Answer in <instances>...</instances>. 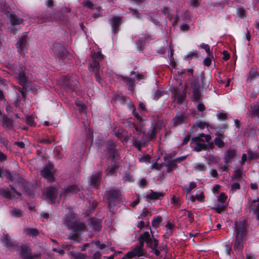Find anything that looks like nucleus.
<instances>
[{
	"label": "nucleus",
	"mask_w": 259,
	"mask_h": 259,
	"mask_svg": "<svg viewBox=\"0 0 259 259\" xmlns=\"http://www.w3.org/2000/svg\"><path fill=\"white\" fill-rule=\"evenodd\" d=\"M235 153L236 151L233 149H229L225 153L226 164L231 162V160L234 157Z\"/></svg>",
	"instance_id": "24"
},
{
	"label": "nucleus",
	"mask_w": 259,
	"mask_h": 259,
	"mask_svg": "<svg viewBox=\"0 0 259 259\" xmlns=\"http://www.w3.org/2000/svg\"><path fill=\"white\" fill-rule=\"evenodd\" d=\"M186 215V219L190 223H192L194 221V216L192 212L188 211Z\"/></svg>",
	"instance_id": "58"
},
{
	"label": "nucleus",
	"mask_w": 259,
	"mask_h": 259,
	"mask_svg": "<svg viewBox=\"0 0 259 259\" xmlns=\"http://www.w3.org/2000/svg\"><path fill=\"white\" fill-rule=\"evenodd\" d=\"M195 168L196 169H197L199 171H203V170H204L206 168L205 167V166L204 164H202V163H199V164H197L195 166Z\"/></svg>",
	"instance_id": "60"
},
{
	"label": "nucleus",
	"mask_w": 259,
	"mask_h": 259,
	"mask_svg": "<svg viewBox=\"0 0 259 259\" xmlns=\"http://www.w3.org/2000/svg\"><path fill=\"white\" fill-rule=\"evenodd\" d=\"M167 169L166 171L167 172H170L173 169H175L177 168V165L175 161L169 162L167 164Z\"/></svg>",
	"instance_id": "43"
},
{
	"label": "nucleus",
	"mask_w": 259,
	"mask_h": 259,
	"mask_svg": "<svg viewBox=\"0 0 259 259\" xmlns=\"http://www.w3.org/2000/svg\"><path fill=\"white\" fill-rule=\"evenodd\" d=\"M53 166L52 165L48 164L41 171V175L49 181L53 182L54 180L53 174Z\"/></svg>",
	"instance_id": "12"
},
{
	"label": "nucleus",
	"mask_w": 259,
	"mask_h": 259,
	"mask_svg": "<svg viewBox=\"0 0 259 259\" xmlns=\"http://www.w3.org/2000/svg\"><path fill=\"white\" fill-rule=\"evenodd\" d=\"M119 167V162L114 161V163L109 166L106 170V174L107 176H112L114 172L118 169Z\"/></svg>",
	"instance_id": "22"
},
{
	"label": "nucleus",
	"mask_w": 259,
	"mask_h": 259,
	"mask_svg": "<svg viewBox=\"0 0 259 259\" xmlns=\"http://www.w3.org/2000/svg\"><path fill=\"white\" fill-rule=\"evenodd\" d=\"M131 109L132 110V113L135 118L137 119L140 123H141L143 121L142 117L139 113L137 112L136 108L134 105H132Z\"/></svg>",
	"instance_id": "36"
},
{
	"label": "nucleus",
	"mask_w": 259,
	"mask_h": 259,
	"mask_svg": "<svg viewBox=\"0 0 259 259\" xmlns=\"http://www.w3.org/2000/svg\"><path fill=\"white\" fill-rule=\"evenodd\" d=\"M101 180V173L97 172L91 177V185L94 188H98Z\"/></svg>",
	"instance_id": "18"
},
{
	"label": "nucleus",
	"mask_w": 259,
	"mask_h": 259,
	"mask_svg": "<svg viewBox=\"0 0 259 259\" xmlns=\"http://www.w3.org/2000/svg\"><path fill=\"white\" fill-rule=\"evenodd\" d=\"M3 124L4 127L10 128L13 124V121L11 119L5 117L3 119Z\"/></svg>",
	"instance_id": "38"
},
{
	"label": "nucleus",
	"mask_w": 259,
	"mask_h": 259,
	"mask_svg": "<svg viewBox=\"0 0 259 259\" xmlns=\"http://www.w3.org/2000/svg\"><path fill=\"white\" fill-rule=\"evenodd\" d=\"M27 34L24 35L21 37L20 39L16 44V47L19 53H23L26 46Z\"/></svg>",
	"instance_id": "15"
},
{
	"label": "nucleus",
	"mask_w": 259,
	"mask_h": 259,
	"mask_svg": "<svg viewBox=\"0 0 259 259\" xmlns=\"http://www.w3.org/2000/svg\"><path fill=\"white\" fill-rule=\"evenodd\" d=\"M69 238L75 242H78L80 239V234L76 231V230H73L69 237Z\"/></svg>",
	"instance_id": "33"
},
{
	"label": "nucleus",
	"mask_w": 259,
	"mask_h": 259,
	"mask_svg": "<svg viewBox=\"0 0 259 259\" xmlns=\"http://www.w3.org/2000/svg\"><path fill=\"white\" fill-rule=\"evenodd\" d=\"M237 14L241 18H244L246 17L245 11L243 8H239L237 10Z\"/></svg>",
	"instance_id": "54"
},
{
	"label": "nucleus",
	"mask_w": 259,
	"mask_h": 259,
	"mask_svg": "<svg viewBox=\"0 0 259 259\" xmlns=\"http://www.w3.org/2000/svg\"><path fill=\"white\" fill-rule=\"evenodd\" d=\"M161 221V217L158 215L156 217H154L152 221V225L153 227H157L159 226Z\"/></svg>",
	"instance_id": "40"
},
{
	"label": "nucleus",
	"mask_w": 259,
	"mask_h": 259,
	"mask_svg": "<svg viewBox=\"0 0 259 259\" xmlns=\"http://www.w3.org/2000/svg\"><path fill=\"white\" fill-rule=\"evenodd\" d=\"M66 87L68 90H75L77 87V84L76 83H73V81L69 80L68 83L66 84Z\"/></svg>",
	"instance_id": "41"
},
{
	"label": "nucleus",
	"mask_w": 259,
	"mask_h": 259,
	"mask_svg": "<svg viewBox=\"0 0 259 259\" xmlns=\"http://www.w3.org/2000/svg\"><path fill=\"white\" fill-rule=\"evenodd\" d=\"M211 59L209 57L206 58L203 61V64L205 66L208 67L211 65Z\"/></svg>",
	"instance_id": "62"
},
{
	"label": "nucleus",
	"mask_w": 259,
	"mask_h": 259,
	"mask_svg": "<svg viewBox=\"0 0 259 259\" xmlns=\"http://www.w3.org/2000/svg\"><path fill=\"white\" fill-rule=\"evenodd\" d=\"M172 93L175 101L178 104H182L186 97V89L181 92L179 89L174 88L172 91Z\"/></svg>",
	"instance_id": "9"
},
{
	"label": "nucleus",
	"mask_w": 259,
	"mask_h": 259,
	"mask_svg": "<svg viewBox=\"0 0 259 259\" xmlns=\"http://www.w3.org/2000/svg\"><path fill=\"white\" fill-rule=\"evenodd\" d=\"M151 240V238H150V234L148 232H145L140 237V243L143 245H144V242H146L147 243L148 242Z\"/></svg>",
	"instance_id": "28"
},
{
	"label": "nucleus",
	"mask_w": 259,
	"mask_h": 259,
	"mask_svg": "<svg viewBox=\"0 0 259 259\" xmlns=\"http://www.w3.org/2000/svg\"><path fill=\"white\" fill-rule=\"evenodd\" d=\"M188 118V115L185 113H183L180 114H177L171 120V124L176 126L184 123L186 122Z\"/></svg>",
	"instance_id": "13"
},
{
	"label": "nucleus",
	"mask_w": 259,
	"mask_h": 259,
	"mask_svg": "<svg viewBox=\"0 0 259 259\" xmlns=\"http://www.w3.org/2000/svg\"><path fill=\"white\" fill-rule=\"evenodd\" d=\"M26 68L24 66H20L17 71L15 72L17 75L16 78L19 83L23 87H25L28 81V77L25 74Z\"/></svg>",
	"instance_id": "7"
},
{
	"label": "nucleus",
	"mask_w": 259,
	"mask_h": 259,
	"mask_svg": "<svg viewBox=\"0 0 259 259\" xmlns=\"http://www.w3.org/2000/svg\"><path fill=\"white\" fill-rule=\"evenodd\" d=\"M165 193L162 192H153L151 191L147 195V198L151 200H157L164 196Z\"/></svg>",
	"instance_id": "25"
},
{
	"label": "nucleus",
	"mask_w": 259,
	"mask_h": 259,
	"mask_svg": "<svg viewBox=\"0 0 259 259\" xmlns=\"http://www.w3.org/2000/svg\"><path fill=\"white\" fill-rule=\"evenodd\" d=\"M5 176L8 179H9L10 181L12 182H22V179L21 178V177L19 176L18 174H11L9 171H6Z\"/></svg>",
	"instance_id": "20"
},
{
	"label": "nucleus",
	"mask_w": 259,
	"mask_h": 259,
	"mask_svg": "<svg viewBox=\"0 0 259 259\" xmlns=\"http://www.w3.org/2000/svg\"><path fill=\"white\" fill-rule=\"evenodd\" d=\"M91 221L94 230L98 231L101 229V223L100 221L94 218L91 219Z\"/></svg>",
	"instance_id": "30"
},
{
	"label": "nucleus",
	"mask_w": 259,
	"mask_h": 259,
	"mask_svg": "<svg viewBox=\"0 0 259 259\" xmlns=\"http://www.w3.org/2000/svg\"><path fill=\"white\" fill-rule=\"evenodd\" d=\"M11 23L13 25H19L23 22V19L13 14L10 15Z\"/></svg>",
	"instance_id": "29"
},
{
	"label": "nucleus",
	"mask_w": 259,
	"mask_h": 259,
	"mask_svg": "<svg viewBox=\"0 0 259 259\" xmlns=\"http://www.w3.org/2000/svg\"><path fill=\"white\" fill-rule=\"evenodd\" d=\"M201 47L205 50L206 52L208 54L209 56H210L211 52L210 51V47L208 45L202 44L201 45Z\"/></svg>",
	"instance_id": "56"
},
{
	"label": "nucleus",
	"mask_w": 259,
	"mask_h": 259,
	"mask_svg": "<svg viewBox=\"0 0 259 259\" xmlns=\"http://www.w3.org/2000/svg\"><path fill=\"white\" fill-rule=\"evenodd\" d=\"M20 255L24 259H39L40 254H32L31 250L27 244L20 247Z\"/></svg>",
	"instance_id": "6"
},
{
	"label": "nucleus",
	"mask_w": 259,
	"mask_h": 259,
	"mask_svg": "<svg viewBox=\"0 0 259 259\" xmlns=\"http://www.w3.org/2000/svg\"><path fill=\"white\" fill-rule=\"evenodd\" d=\"M12 214L16 217H20L22 215L21 210L19 209H14L12 211Z\"/></svg>",
	"instance_id": "57"
},
{
	"label": "nucleus",
	"mask_w": 259,
	"mask_h": 259,
	"mask_svg": "<svg viewBox=\"0 0 259 259\" xmlns=\"http://www.w3.org/2000/svg\"><path fill=\"white\" fill-rule=\"evenodd\" d=\"M57 188L50 187L46 190V196L48 199L51 201H54L57 197Z\"/></svg>",
	"instance_id": "16"
},
{
	"label": "nucleus",
	"mask_w": 259,
	"mask_h": 259,
	"mask_svg": "<svg viewBox=\"0 0 259 259\" xmlns=\"http://www.w3.org/2000/svg\"><path fill=\"white\" fill-rule=\"evenodd\" d=\"M124 80L129 85L130 89L132 90L134 85V80L131 78L125 77L124 78Z\"/></svg>",
	"instance_id": "46"
},
{
	"label": "nucleus",
	"mask_w": 259,
	"mask_h": 259,
	"mask_svg": "<svg viewBox=\"0 0 259 259\" xmlns=\"http://www.w3.org/2000/svg\"><path fill=\"white\" fill-rule=\"evenodd\" d=\"M236 237L234 248L242 250L243 248V241L246 235V224L244 221L235 223Z\"/></svg>",
	"instance_id": "1"
},
{
	"label": "nucleus",
	"mask_w": 259,
	"mask_h": 259,
	"mask_svg": "<svg viewBox=\"0 0 259 259\" xmlns=\"http://www.w3.org/2000/svg\"><path fill=\"white\" fill-rule=\"evenodd\" d=\"M147 244V245L152 249L153 252L155 254H156L157 256L159 255L160 251L157 249L158 244L157 240L151 239L150 241H149Z\"/></svg>",
	"instance_id": "21"
},
{
	"label": "nucleus",
	"mask_w": 259,
	"mask_h": 259,
	"mask_svg": "<svg viewBox=\"0 0 259 259\" xmlns=\"http://www.w3.org/2000/svg\"><path fill=\"white\" fill-rule=\"evenodd\" d=\"M67 225L69 227L74 228V230L77 231H82L85 229V225L83 223L79 222H75L73 224H67Z\"/></svg>",
	"instance_id": "27"
},
{
	"label": "nucleus",
	"mask_w": 259,
	"mask_h": 259,
	"mask_svg": "<svg viewBox=\"0 0 259 259\" xmlns=\"http://www.w3.org/2000/svg\"><path fill=\"white\" fill-rule=\"evenodd\" d=\"M217 137L214 140V144L217 146L219 148H223L225 146V143L223 141V139L224 138V136L222 134H216Z\"/></svg>",
	"instance_id": "26"
},
{
	"label": "nucleus",
	"mask_w": 259,
	"mask_h": 259,
	"mask_svg": "<svg viewBox=\"0 0 259 259\" xmlns=\"http://www.w3.org/2000/svg\"><path fill=\"white\" fill-rule=\"evenodd\" d=\"M251 115L252 116L259 117V104L252 107Z\"/></svg>",
	"instance_id": "42"
},
{
	"label": "nucleus",
	"mask_w": 259,
	"mask_h": 259,
	"mask_svg": "<svg viewBox=\"0 0 259 259\" xmlns=\"http://www.w3.org/2000/svg\"><path fill=\"white\" fill-rule=\"evenodd\" d=\"M240 188V184L239 183H234L231 186V191L234 192L235 191L238 190Z\"/></svg>",
	"instance_id": "59"
},
{
	"label": "nucleus",
	"mask_w": 259,
	"mask_h": 259,
	"mask_svg": "<svg viewBox=\"0 0 259 259\" xmlns=\"http://www.w3.org/2000/svg\"><path fill=\"white\" fill-rule=\"evenodd\" d=\"M211 139V137L209 135H204L201 134L199 136L192 138V141L194 142L195 146L194 150L196 151H200L206 149L207 143H208Z\"/></svg>",
	"instance_id": "3"
},
{
	"label": "nucleus",
	"mask_w": 259,
	"mask_h": 259,
	"mask_svg": "<svg viewBox=\"0 0 259 259\" xmlns=\"http://www.w3.org/2000/svg\"><path fill=\"white\" fill-rule=\"evenodd\" d=\"M191 88L192 90V92L194 91H197L200 90V85L199 83V80L198 79H194L191 83H190Z\"/></svg>",
	"instance_id": "35"
},
{
	"label": "nucleus",
	"mask_w": 259,
	"mask_h": 259,
	"mask_svg": "<svg viewBox=\"0 0 259 259\" xmlns=\"http://www.w3.org/2000/svg\"><path fill=\"white\" fill-rule=\"evenodd\" d=\"M70 255L72 256L71 259H85L87 257L85 254L80 252H71Z\"/></svg>",
	"instance_id": "31"
},
{
	"label": "nucleus",
	"mask_w": 259,
	"mask_h": 259,
	"mask_svg": "<svg viewBox=\"0 0 259 259\" xmlns=\"http://www.w3.org/2000/svg\"><path fill=\"white\" fill-rule=\"evenodd\" d=\"M122 17L113 16L110 19V24L112 27L113 33H118L119 30V26L122 23Z\"/></svg>",
	"instance_id": "11"
},
{
	"label": "nucleus",
	"mask_w": 259,
	"mask_h": 259,
	"mask_svg": "<svg viewBox=\"0 0 259 259\" xmlns=\"http://www.w3.org/2000/svg\"><path fill=\"white\" fill-rule=\"evenodd\" d=\"M26 234L29 236H36L38 234V231L37 229L34 228H27L25 230Z\"/></svg>",
	"instance_id": "32"
},
{
	"label": "nucleus",
	"mask_w": 259,
	"mask_h": 259,
	"mask_svg": "<svg viewBox=\"0 0 259 259\" xmlns=\"http://www.w3.org/2000/svg\"><path fill=\"white\" fill-rule=\"evenodd\" d=\"M106 195L108 200L109 209L111 212H113L115 203L120 201L121 195L119 190L112 189L106 192Z\"/></svg>",
	"instance_id": "4"
},
{
	"label": "nucleus",
	"mask_w": 259,
	"mask_h": 259,
	"mask_svg": "<svg viewBox=\"0 0 259 259\" xmlns=\"http://www.w3.org/2000/svg\"><path fill=\"white\" fill-rule=\"evenodd\" d=\"M3 242L6 246L9 248H15L17 247V244L15 242L11 240L10 237L7 235L3 236Z\"/></svg>",
	"instance_id": "19"
},
{
	"label": "nucleus",
	"mask_w": 259,
	"mask_h": 259,
	"mask_svg": "<svg viewBox=\"0 0 259 259\" xmlns=\"http://www.w3.org/2000/svg\"><path fill=\"white\" fill-rule=\"evenodd\" d=\"M149 141L147 134L143 131H140L139 137L134 140L133 145L139 150H140L142 147H144L147 145Z\"/></svg>",
	"instance_id": "5"
},
{
	"label": "nucleus",
	"mask_w": 259,
	"mask_h": 259,
	"mask_svg": "<svg viewBox=\"0 0 259 259\" xmlns=\"http://www.w3.org/2000/svg\"><path fill=\"white\" fill-rule=\"evenodd\" d=\"M248 156L249 160H251V159L256 158L257 157V154H256L255 153L252 152L251 151L248 152Z\"/></svg>",
	"instance_id": "61"
},
{
	"label": "nucleus",
	"mask_w": 259,
	"mask_h": 259,
	"mask_svg": "<svg viewBox=\"0 0 259 259\" xmlns=\"http://www.w3.org/2000/svg\"><path fill=\"white\" fill-rule=\"evenodd\" d=\"M102 254L99 251H96L93 255V259H101Z\"/></svg>",
	"instance_id": "64"
},
{
	"label": "nucleus",
	"mask_w": 259,
	"mask_h": 259,
	"mask_svg": "<svg viewBox=\"0 0 259 259\" xmlns=\"http://www.w3.org/2000/svg\"><path fill=\"white\" fill-rule=\"evenodd\" d=\"M156 131H149L147 134L149 140L154 139L156 137Z\"/></svg>",
	"instance_id": "55"
},
{
	"label": "nucleus",
	"mask_w": 259,
	"mask_h": 259,
	"mask_svg": "<svg viewBox=\"0 0 259 259\" xmlns=\"http://www.w3.org/2000/svg\"><path fill=\"white\" fill-rule=\"evenodd\" d=\"M242 176V173L241 170L237 169L234 171V174L232 177V179L234 180L237 179L239 178H241Z\"/></svg>",
	"instance_id": "52"
},
{
	"label": "nucleus",
	"mask_w": 259,
	"mask_h": 259,
	"mask_svg": "<svg viewBox=\"0 0 259 259\" xmlns=\"http://www.w3.org/2000/svg\"><path fill=\"white\" fill-rule=\"evenodd\" d=\"M104 56L101 54V52H95L92 55V62L90 64V70L91 71H95V75L96 80L100 82L101 78L100 77L99 70H100V62L103 60Z\"/></svg>",
	"instance_id": "2"
},
{
	"label": "nucleus",
	"mask_w": 259,
	"mask_h": 259,
	"mask_svg": "<svg viewBox=\"0 0 259 259\" xmlns=\"http://www.w3.org/2000/svg\"><path fill=\"white\" fill-rule=\"evenodd\" d=\"M173 225L170 223V222H168L166 225H165V228H166V230H167V232L166 233V234H165L164 236H166L167 235V237H166L167 238L168 237V236H169L172 233V229L173 228Z\"/></svg>",
	"instance_id": "39"
},
{
	"label": "nucleus",
	"mask_w": 259,
	"mask_h": 259,
	"mask_svg": "<svg viewBox=\"0 0 259 259\" xmlns=\"http://www.w3.org/2000/svg\"><path fill=\"white\" fill-rule=\"evenodd\" d=\"M171 202L176 206L180 207L182 203L181 199L180 197H176L174 195L172 197Z\"/></svg>",
	"instance_id": "37"
},
{
	"label": "nucleus",
	"mask_w": 259,
	"mask_h": 259,
	"mask_svg": "<svg viewBox=\"0 0 259 259\" xmlns=\"http://www.w3.org/2000/svg\"><path fill=\"white\" fill-rule=\"evenodd\" d=\"M138 109L142 115H144L147 111L146 106L142 102H139Z\"/></svg>",
	"instance_id": "45"
},
{
	"label": "nucleus",
	"mask_w": 259,
	"mask_h": 259,
	"mask_svg": "<svg viewBox=\"0 0 259 259\" xmlns=\"http://www.w3.org/2000/svg\"><path fill=\"white\" fill-rule=\"evenodd\" d=\"M253 211L256 214V218L259 220V203L255 204L252 208Z\"/></svg>",
	"instance_id": "53"
},
{
	"label": "nucleus",
	"mask_w": 259,
	"mask_h": 259,
	"mask_svg": "<svg viewBox=\"0 0 259 259\" xmlns=\"http://www.w3.org/2000/svg\"><path fill=\"white\" fill-rule=\"evenodd\" d=\"M109 150L110 152V157H112V160L115 159V161H117L120 158V157L116 151L113 149V147L115 146L114 143L112 142H109Z\"/></svg>",
	"instance_id": "23"
},
{
	"label": "nucleus",
	"mask_w": 259,
	"mask_h": 259,
	"mask_svg": "<svg viewBox=\"0 0 259 259\" xmlns=\"http://www.w3.org/2000/svg\"><path fill=\"white\" fill-rule=\"evenodd\" d=\"M94 243L100 249H103L105 248L108 245H106L104 243H101L99 240H94L92 242Z\"/></svg>",
	"instance_id": "51"
},
{
	"label": "nucleus",
	"mask_w": 259,
	"mask_h": 259,
	"mask_svg": "<svg viewBox=\"0 0 259 259\" xmlns=\"http://www.w3.org/2000/svg\"><path fill=\"white\" fill-rule=\"evenodd\" d=\"M26 123L30 126L34 125V121L33 117L31 115H28L26 118Z\"/></svg>",
	"instance_id": "50"
},
{
	"label": "nucleus",
	"mask_w": 259,
	"mask_h": 259,
	"mask_svg": "<svg viewBox=\"0 0 259 259\" xmlns=\"http://www.w3.org/2000/svg\"><path fill=\"white\" fill-rule=\"evenodd\" d=\"M259 76V73L256 67H252L249 70V72L247 74V78L246 81L247 83L252 82L256 77Z\"/></svg>",
	"instance_id": "14"
},
{
	"label": "nucleus",
	"mask_w": 259,
	"mask_h": 259,
	"mask_svg": "<svg viewBox=\"0 0 259 259\" xmlns=\"http://www.w3.org/2000/svg\"><path fill=\"white\" fill-rule=\"evenodd\" d=\"M0 193L7 198L10 199L11 197V193L8 189H2Z\"/></svg>",
	"instance_id": "49"
},
{
	"label": "nucleus",
	"mask_w": 259,
	"mask_h": 259,
	"mask_svg": "<svg viewBox=\"0 0 259 259\" xmlns=\"http://www.w3.org/2000/svg\"><path fill=\"white\" fill-rule=\"evenodd\" d=\"M193 94L194 100L196 102L199 101L201 98L200 90L193 91Z\"/></svg>",
	"instance_id": "48"
},
{
	"label": "nucleus",
	"mask_w": 259,
	"mask_h": 259,
	"mask_svg": "<svg viewBox=\"0 0 259 259\" xmlns=\"http://www.w3.org/2000/svg\"><path fill=\"white\" fill-rule=\"evenodd\" d=\"M54 52L57 56L63 58L66 54V50L64 47L61 44H56L54 46Z\"/></svg>",
	"instance_id": "17"
},
{
	"label": "nucleus",
	"mask_w": 259,
	"mask_h": 259,
	"mask_svg": "<svg viewBox=\"0 0 259 259\" xmlns=\"http://www.w3.org/2000/svg\"><path fill=\"white\" fill-rule=\"evenodd\" d=\"M195 126L201 129H204L205 128H208L209 127L208 124H207L205 122L203 121H199L197 122Z\"/></svg>",
	"instance_id": "47"
},
{
	"label": "nucleus",
	"mask_w": 259,
	"mask_h": 259,
	"mask_svg": "<svg viewBox=\"0 0 259 259\" xmlns=\"http://www.w3.org/2000/svg\"><path fill=\"white\" fill-rule=\"evenodd\" d=\"M228 114L224 111H221L217 114L218 118L221 120H225L227 119Z\"/></svg>",
	"instance_id": "44"
},
{
	"label": "nucleus",
	"mask_w": 259,
	"mask_h": 259,
	"mask_svg": "<svg viewBox=\"0 0 259 259\" xmlns=\"http://www.w3.org/2000/svg\"><path fill=\"white\" fill-rule=\"evenodd\" d=\"M80 190V188L76 185H72L65 187L60 195L61 197H66L70 194H73L77 193Z\"/></svg>",
	"instance_id": "10"
},
{
	"label": "nucleus",
	"mask_w": 259,
	"mask_h": 259,
	"mask_svg": "<svg viewBox=\"0 0 259 259\" xmlns=\"http://www.w3.org/2000/svg\"><path fill=\"white\" fill-rule=\"evenodd\" d=\"M197 185L196 183L192 182L190 183L189 186H185L183 187V190L187 193H189L192 189L196 188Z\"/></svg>",
	"instance_id": "34"
},
{
	"label": "nucleus",
	"mask_w": 259,
	"mask_h": 259,
	"mask_svg": "<svg viewBox=\"0 0 259 259\" xmlns=\"http://www.w3.org/2000/svg\"><path fill=\"white\" fill-rule=\"evenodd\" d=\"M144 245L140 243L132 251L127 252L126 255L121 259H127L132 258L134 256H141L144 254L143 251Z\"/></svg>",
	"instance_id": "8"
},
{
	"label": "nucleus",
	"mask_w": 259,
	"mask_h": 259,
	"mask_svg": "<svg viewBox=\"0 0 259 259\" xmlns=\"http://www.w3.org/2000/svg\"><path fill=\"white\" fill-rule=\"evenodd\" d=\"M223 59L224 60L227 61L230 59V54L228 53V51H224L223 52Z\"/></svg>",
	"instance_id": "63"
}]
</instances>
